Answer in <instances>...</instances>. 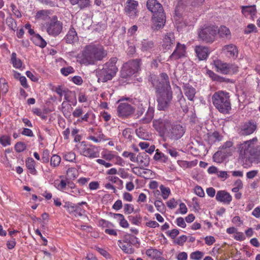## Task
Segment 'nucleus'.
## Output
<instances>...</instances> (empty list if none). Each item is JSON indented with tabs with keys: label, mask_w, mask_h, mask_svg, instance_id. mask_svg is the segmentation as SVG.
<instances>
[{
	"label": "nucleus",
	"mask_w": 260,
	"mask_h": 260,
	"mask_svg": "<svg viewBox=\"0 0 260 260\" xmlns=\"http://www.w3.org/2000/svg\"><path fill=\"white\" fill-rule=\"evenodd\" d=\"M149 80L157 92L158 109L165 110L169 107L172 98L171 92L168 90L170 87L168 76L166 73L160 74L159 77L152 75Z\"/></svg>",
	"instance_id": "nucleus-1"
},
{
	"label": "nucleus",
	"mask_w": 260,
	"mask_h": 260,
	"mask_svg": "<svg viewBox=\"0 0 260 260\" xmlns=\"http://www.w3.org/2000/svg\"><path fill=\"white\" fill-rule=\"evenodd\" d=\"M254 141L257 139L245 141L239 145V159L244 168L250 167L255 160L260 159V146L254 144Z\"/></svg>",
	"instance_id": "nucleus-2"
},
{
	"label": "nucleus",
	"mask_w": 260,
	"mask_h": 260,
	"mask_svg": "<svg viewBox=\"0 0 260 260\" xmlns=\"http://www.w3.org/2000/svg\"><path fill=\"white\" fill-rule=\"evenodd\" d=\"M107 55V52L100 45L90 44L87 45L78 56V61L85 66L94 64L101 60Z\"/></svg>",
	"instance_id": "nucleus-3"
},
{
	"label": "nucleus",
	"mask_w": 260,
	"mask_h": 260,
	"mask_svg": "<svg viewBox=\"0 0 260 260\" xmlns=\"http://www.w3.org/2000/svg\"><path fill=\"white\" fill-rule=\"evenodd\" d=\"M213 105L221 113H229L231 109L229 93L223 91L215 92L212 96Z\"/></svg>",
	"instance_id": "nucleus-4"
},
{
	"label": "nucleus",
	"mask_w": 260,
	"mask_h": 260,
	"mask_svg": "<svg viewBox=\"0 0 260 260\" xmlns=\"http://www.w3.org/2000/svg\"><path fill=\"white\" fill-rule=\"evenodd\" d=\"M153 125L156 130H180L186 128L183 122L179 121L172 122L167 118L154 120Z\"/></svg>",
	"instance_id": "nucleus-5"
},
{
	"label": "nucleus",
	"mask_w": 260,
	"mask_h": 260,
	"mask_svg": "<svg viewBox=\"0 0 260 260\" xmlns=\"http://www.w3.org/2000/svg\"><path fill=\"white\" fill-rule=\"evenodd\" d=\"M80 155L93 158L98 157L100 149L99 147L91 144H87L85 141H82L75 146Z\"/></svg>",
	"instance_id": "nucleus-6"
},
{
	"label": "nucleus",
	"mask_w": 260,
	"mask_h": 260,
	"mask_svg": "<svg viewBox=\"0 0 260 260\" xmlns=\"http://www.w3.org/2000/svg\"><path fill=\"white\" fill-rule=\"evenodd\" d=\"M217 34V27L214 25L206 26L199 30L198 37L203 42L211 44L215 41Z\"/></svg>",
	"instance_id": "nucleus-7"
},
{
	"label": "nucleus",
	"mask_w": 260,
	"mask_h": 260,
	"mask_svg": "<svg viewBox=\"0 0 260 260\" xmlns=\"http://www.w3.org/2000/svg\"><path fill=\"white\" fill-rule=\"evenodd\" d=\"M213 64L216 71L223 74H235L238 71V67L236 65L227 63L219 59L215 60Z\"/></svg>",
	"instance_id": "nucleus-8"
},
{
	"label": "nucleus",
	"mask_w": 260,
	"mask_h": 260,
	"mask_svg": "<svg viewBox=\"0 0 260 260\" xmlns=\"http://www.w3.org/2000/svg\"><path fill=\"white\" fill-rule=\"evenodd\" d=\"M62 29V23L53 16L47 24V31L49 35L55 37L58 36Z\"/></svg>",
	"instance_id": "nucleus-9"
},
{
	"label": "nucleus",
	"mask_w": 260,
	"mask_h": 260,
	"mask_svg": "<svg viewBox=\"0 0 260 260\" xmlns=\"http://www.w3.org/2000/svg\"><path fill=\"white\" fill-rule=\"evenodd\" d=\"M138 2L137 1L127 0L124 9L125 14L131 18H135L138 15Z\"/></svg>",
	"instance_id": "nucleus-10"
},
{
	"label": "nucleus",
	"mask_w": 260,
	"mask_h": 260,
	"mask_svg": "<svg viewBox=\"0 0 260 260\" xmlns=\"http://www.w3.org/2000/svg\"><path fill=\"white\" fill-rule=\"evenodd\" d=\"M134 111L135 109L127 103L119 104L117 109L118 115L122 118L129 117L134 112Z\"/></svg>",
	"instance_id": "nucleus-11"
},
{
	"label": "nucleus",
	"mask_w": 260,
	"mask_h": 260,
	"mask_svg": "<svg viewBox=\"0 0 260 260\" xmlns=\"http://www.w3.org/2000/svg\"><path fill=\"white\" fill-rule=\"evenodd\" d=\"M184 133V131H159V135L164 141L177 140L183 136Z\"/></svg>",
	"instance_id": "nucleus-12"
},
{
	"label": "nucleus",
	"mask_w": 260,
	"mask_h": 260,
	"mask_svg": "<svg viewBox=\"0 0 260 260\" xmlns=\"http://www.w3.org/2000/svg\"><path fill=\"white\" fill-rule=\"evenodd\" d=\"M215 199L219 202L229 205L232 200V197L226 191L221 190L217 192Z\"/></svg>",
	"instance_id": "nucleus-13"
},
{
	"label": "nucleus",
	"mask_w": 260,
	"mask_h": 260,
	"mask_svg": "<svg viewBox=\"0 0 260 260\" xmlns=\"http://www.w3.org/2000/svg\"><path fill=\"white\" fill-rule=\"evenodd\" d=\"M152 20L153 24L156 26V29H158L163 27L166 23V16L164 11L153 14Z\"/></svg>",
	"instance_id": "nucleus-14"
},
{
	"label": "nucleus",
	"mask_w": 260,
	"mask_h": 260,
	"mask_svg": "<svg viewBox=\"0 0 260 260\" xmlns=\"http://www.w3.org/2000/svg\"><path fill=\"white\" fill-rule=\"evenodd\" d=\"M146 5L147 9L151 11L153 14L164 11L162 5L159 3L157 0H148Z\"/></svg>",
	"instance_id": "nucleus-15"
},
{
	"label": "nucleus",
	"mask_w": 260,
	"mask_h": 260,
	"mask_svg": "<svg viewBox=\"0 0 260 260\" xmlns=\"http://www.w3.org/2000/svg\"><path fill=\"white\" fill-rule=\"evenodd\" d=\"M175 39L174 34L168 32L164 37L162 46L166 50H168L175 44Z\"/></svg>",
	"instance_id": "nucleus-16"
},
{
	"label": "nucleus",
	"mask_w": 260,
	"mask_h": 260,
	"mask_svg": "<svg viewBox=\"0 0 260 260\" xmlns=\"http://www.w3.org/2000/svg\"><path fill=\"white\" fill-rule=\"evenodd\" d=\"M195 52L200 60L206 59L210 53L209 48L202 46H196L195 48Z\"/></svg>",
	"instance_id": "nucleus-17"
},
{
	"label": "nucleus",
	"mask_w": 260,
	"mask_h": 260,
	"mask_svg": "<svg viewBox=\"0 0 260 260\" xmlns=\"http://www.w3.org/2000/svg\"><path fill=\"white\" fill-rule=\"evenodd\" d=\"M114 76L109 72L108 70L103 68L98 72V82H106L108 80H111Z\"/></svg>",
	"instance_id": "nucleus-18"
},
{
	"label": "nucleus",
	"mask_w": 260,
	"mask_h": 260,
	"mask_svg": "<svg viewBox=\"0 0 260 260\" xmlns=\"http://www.w3.org/2000/svg\"><path fill=\"white\" fill-rule=\"evenodd\" d=\"M117 61V59L116 57L111 58L108 62L104 64L103 68L108 70L111 74L115 75L118 71V69L116 66Z\"/></svg>",
	"instance_id": "nucleus-19"
},
{
	"label": "nucleus",
	"mask_w": 260,
	"mask_h": 260,
	"mask_svg": "<svg viewBox=\"0 0 260 260\" xmlns=\"http://www.w3.org/2000/svg\"><path fill=\"white\" fill-rule=\"evenodd\" d=\"M185 53V46L184 45H181L178 43L177 44L176 48L173 53L170 56V57L177 59L181 57L184 56Z\"/></svg>",
	"instance_id": "nucleus-20"
},
{
	"label": "nucleus",
	"mask_w": 260,
	"mask_h": 260,
	"mask_svg": "<svg viewBox=\"0 0 260 260\" xmlns=\"http://www.w3.org/2000/svg\"><path fill=\"white\" fill-rule=\"evenodd\" d=\"M242 13L245 17L250 16L251 19H254L256 13V9L255 5L243 6Z\"/></svg>",
	"instance_id": "nucleus-21"
},
{
	"label": "nucleus",
	"mask_w": 260,
	"mask_h": 260,
	"mask_svg": "<svg viewBox=\"0 0 260 260\" xmlns=\"http://www.w3.org/2000/svg\"><path fill=\"white\" fill-rule=\"evenodd\" d=\"M184 94L189 101H193L196 91L194 88L189 84H186L183 87Z\"/></svg>",
	"instance_id": "nucleus-22"
},
{
	"label": "nucleus",
	"mask_w": 260,
	"mask_h": 260,
	"mask_svg": "<svg viewBox=\"0 0 260 260\" xmlns=\"http://www.w3.org/2000/svg\"><path fill=\"white\" fill-rule=\"evenodd\" d=\"M132 172L135 174L145 178L147 177L148 174L152 173L151 170L143 167H135L132 169Z\"/></svg>",
	"instance_id": "nucleus-23"
},
{
	"label": "nucleus",
	"mask_w": 260,
	"mask_h": 260,
	"mask_svg": "<svg viewBox=\"0 0 260 260\" xmlns=\"http://www.w3.org/2000/svg\"><path fill=\"white\" fill-rule=\"evenodd\" d=\"M68 43L72 44L78 40L77 34L74 28H71L69 30L65 38Z\"/></svg>",
	"instance_id": "nucleus-24"
},
{
	"label": "nucleus",
	"mask_w": 260,
	"mask_h": 260,
	"mask_svg": "<svg viewBox=\"0 0 260 260\" xmlns=\"http://www.w3.org/2000/svg\"><path fill=\"white\" fill-rule=\"evenodd\" d=\"M136 157V161L145 167L149 165V157L146 152L140 153Z\"/></svg>",
	"instance_id": "nucleus-25"
},
{
	"label": "nucleus",
	"mask_w": 260,
	"mask_h": 260,
	"mask_svg": "<svg viewBox=\"0 0 260 260\" xmlns=\"http://www.w3.org/2000/svg\"><path fill=\"white\" fill-rule=\"evenodd\" d=\"M182 4L193 8H199L203 5L205 0H181Z\"/></svg>",
	"instance_id": "nucleus-26"
},
{
	"label": "nucleus",
	"mask_w": 260,
	"mask_h": 260,
	"mask_svg": "<svg viewBox=\"0 0 260 260\" xmlns=\"http://www.w3.org/2000/svg\"><path fill=\"white\" fill-rule=\"evenodd\" d=\"M135 73L131 69L127 62L123 64L121 70V76L122 78H126L131 76Z\"/></svg>",
	"instance_id": "nucleus-27"
},
{
	"label": "nucleus",
	"mask_w": 260,
	"mask_h": 260,
	"mask_svg": "<svg viewBox=\"0 0 260 260\" xmlns=\"http://www.w3.org/2000/svg\"><path fill=\"white\" fill-rule=\"evenodd\" d=\"M118 243L119 246L124 253L132 254L134 252V250L133 246L130 245L129 244H127L123 240H118Z\"/></svg>",
	"instance_id": "nucleus-28"
},
{
	"label": "nucleus",
	"mask_w": 260,
	"mask_h": 260,
	"mask_svg": "<svg viewBox=\"0 0 260 260\" xmlns=\"http://www.w3.org/2000/svg\"><path fill=\"white\" fill-rule=\"evenodd\" d=\"M222 50L225 52L229 53L230 55L232 57L237 56L238 54L237 49L236 46L233 44L225 45L222 48Z\"/></svg>",
	"instance_id": "nucleus-29"
},
{
	"label": "nucleus",
	"mask_w": 260,
	"mask_h": 260,
	"mask_svg": "<svg viewBox=\"0 0 260 260\" xmlns=\"http://www.w3.org/2000/svg\"><path fill=\"white\" fill-rule=\"evenodd\" d=\"M154 47V43L152 41L143 40L140 44L141 50L142 51H150Z\"/></svg>",
	"instance_id": "nucleus-30"
},
{
	"label": "nucleus",
	"mask_w": 260,
	"mask_h": 260,
	"mask_svg": "<svg viewBox=\"0 0 260 260\" xmlns=\"http://www.w3.org/2000/svg\"><path fill=\"white\" fill-rule=\"evenodd\" d=\"M135 133L142 139L151 141L153 139V134L149 131H135Z\"/></svg>",
	"instance_id": "nucleus-31"
},
{
	"label": "nucleus",
	"mask_w": 260,
	"mask_h": 260,
	"mask_svg": "<svg viewBox=\"0 0 260 260\" xmlns=\"http://www.w3.org/2000/svg\"><path fill=\"white\" fill-rule=\"evenodd\" d=\"M217 32L219 37L221 38H230V30L225 26H221L218 29L217 28Z\"/></svg>",
	"instance_id": "nucleus-32"
},
{
	"label": "nucleus",
	"mask_w": 260,
	"mask_h": 260,
	"mask_svg": "<svg viewBox=\"0 0 260 260\" xmlns=\"http://www.w3.org/2000/svg\"><path fill=\"white\" fill-rule=\"evenodd\" d=\"M26 166L29 172L32 175H36L37 170L35 169L36 162L32 158H28L26 160Z\"/></svg>",
	"instance_id": "nucleus-33"
},
{
	"label": "nucleus",
	"mask_w": 260,
	"mask_h": 260,
	"mask_svg": "<svg viewBox=\"0 0 260 260\" xmlns=\"http://www.w3.org/2000/svg\"><path fill=\"white\" fill-rule=\"evenodd\" d=\"M129 67L135 73L138 72L140 68L141 60L140 59H136L128 61L127 62Z\"/></svg>",
	"instance_id": "nucleus-34"
},
{
	"label": "nucleus",
	"mask_w": 260,
	"mask_h": 260,
	"mask_svg": "<svg viewBox=\"0 0 260 260\" xmlns=\"http://www.w3.org/2000/svg\"><path fill=\"white\" fill-rule=\"evenodd\" d=\"M34 43L41 48H44L47 44L46 41L39 34H35L32 39Z\"/></svg>",
	"instance_id": "nucleus-35"
},
{
	"label": "nucleus",
	"mask_w": 260,
	"mask_h": 260,
	"mask_svg": "<svg viewBox=\"0 0 260 260\" xmlns=\"http://www.w3.org/2000/svg\"><path fill=\"white\" fill-rule=\"evenodd\" d=\"M62 111L63 115L66 116H70L73 110V108L70 104L67 102H63L62 104Z\"/></svg>",
	"instance_id": "nucleus-36"
},
{
	"label": "nucleus",
	"mask_w": 260,
	"mask_h": 260,
	"mask_svg": "<svg viewBox=\"0 0 260 260\" xmlns=\"http://www.w3.org/2000/svg\"><path fill=\"white\" fill-rule=\"evenodd\" d=\"M55 187L59 190L63 191L67 186V179L56 180L54 181Z\"/></svg>",
	"instance_id": "nucleus-37"
},
{
	"label": "nucleus",
	"mask_w": 260,
	"mask_h": 260,
	"mask_svg": "<svg viewBox=\"0 0 260 260\" xmlns=\"http://www.w3.org/2000/svg\"><path fill=\"white\" fill-rule=\"evenodd\" d=\"M154 116V109L152 107H148L147 111L145 115V117L142 119L143 123L149 122Z\"/></svg>",
	"instance_id": "nucleus-38"
},
{
	"label": "nucleus",
	"mask_w": 260,
	"mask_h": 260,
	"mask_svg": "<svg viewBox=\"0 0 260 260\" xmlns=\"http://www.w3.org/2000/svg\"><path fill=\"white\" fill-rule=\"evenodd\" d=\"M153 159L156 161H161L163 162H166L168 160V157L163 153L161 152L159 149H156L153 156Z\"/></svg>",
	"instance_id": "nucleus-39"
},
{
	"label": "nucleus",
	"mask_w": 260,
	"mask_h": 260,
	"mask_svg": "<svg viewBox=\"0 0 260 260\" xmlns=\"http://www.w3.org/2000/svg\"><path fill=\"white\" fill-rule=\"evenodd\" d=\"M123 241L132 246L137 243L138 239L134 235L127 234L124 236Z\"/></svg>",
	"instance_id": "nucleus-40"
},
{
	"label": "nucleus",
	"mask_w": 260,
	"mask_h": 260,
	"mask_svg": "<svg viewBox=\"0 0 260 260\" xmlns=\"http://www.w3.org/2000/svg\"><path fill=\"white\" fill-rule=\"evenodd\" d=\"M83 205L87 206V203L85 202H82L76 205L75 215H78L81 216L83 215L85 213V210L82 207Z\"/></svg>",
	"instance_id": "nucleus-41"
},
{
	"label": "nucleus",
	"mask_w": 260,
	"mask_h": 260,
	"mask_svg": "<svg viewBox=\"0 0 260 260\" xmlns=\"http://www.w3.org/2000/svg\"><path fill=\"white\" fill-rule=\"evenodd\" d=\"M159 189L161 193V196L164 200H166L168 198L171 190L169 187H165L163 185H161L159 186Z\"/></svg>",
	"instance_id": "nucleus-42"
},
{
	"label": "nucleus",
	"mask_w": 260,
	"mask_h": 260,
	"mask_svg": "<svg viewBox=\"0 0 260 260\" xmlns=\"http://www.w3.org/2000/svg\"><path fill=\"white\" fill-rule=\"evenodd\" d=\"M157 210L160 213H162L166 211L165 205L160 200H157L154 203Z\"/></svg>",
	"instance_id": "nucleus-43"
},
{
	"label": "nucleus",
	"mask_w": 260,
	"mask_h": 260,
	"mask_svg": "<svg viewBox=\"0 0 260 260\" xmlns=\"http://www.w3.org/2000/svg\"><path fill=\"white\" fill-rule=\"evenodd\" d=\"M208 136L209 140L213 142L221 140V136L217 131H214L212 134L208 133Z\"/></svg>",
	"instance_id": "nucleus-44"
},
{
	"label": "nucleus",
	"mask_w": 260,
	"mask_h": 260,
	"mask_svg": "<svg viewBox=\"0 0 260 260\" xmlns=\"http://www.w3.org/2000/svg\"><path fill=\"white\" fill-rule=\"evenodd\" d=\"M8 91V85L7 83L3 79H0V93L3 94H6Z\"/></svg>",
	"instance_id": "nucleus-45"
},
{
	"label": "nucleus",
	"mask_w": 260,
	"mask_h": 260,
	"mask_svg": "<svg viewBox=\"0 0 260 260\" xmlns=\"http://www.w3.org/2000/svg\"><path fill=\"white\" fill-rule=\"evenodd\" d=\"M61 160L60 157L58 155H53L50 159V165L54 167L58 166Z\"/></svg>",
	"instance_id": "nucleus-46"
},
{
	"label": "nucleus",
	"mask_w": 260,
	"mask_h": 260,
	"mask_svg": "<svg viewBox=\"0 0 260 260\" xmlns=\"http://www.w3.org/2000/svg\"><path fill=\"white\" fill-rule=\"evenodd\" d=\"M6 23L9 28L13 30H15L17 27L16 23L11 16H9L7 18Z\"/></svg>",
	"instance_id": "nucleus-47"
},
{
	"label": "nucleus",
	"mask_w": 260,
	"mask_h": 260,
	"mask_svg": "<svg viewBox=\"0 0 260 260\" xmlns=\"http://www.w3.org/2000/svg\"><path fill=\"white\" fill-rule=\"evenodd\" d=\"M76 205L71 202H67L64 204V207L70 213H75Z\"/></svg>",
	"instance_id": "nucleus-48"
},
{
	"label": "nucleus",
	"mask_w": 260,
	"mask_h": 260,
	"mask_svg": "<svg viewBox=\"0 0 260 260\" xmlns=\"http://www.w3.org/2000/svg\"><path fill=\"white\" fill-rule=\"evenodd\" d=\"M204 255V253L202 251H196L192 252L190 257V258L194 260H200Z\"/></svg>",
	"instance_id": "nucleus-49"
},
{
	"label": "nucleus",
	"mask_w": 260,
	"mask_h": 260,
	"mask_svg": "<svg viewBox=\"0 0 260 260\" xmlns=\"http://www.w3.org/2000/svg\"><path fill=\"white\" fill-rule=\"evenodd\" d=\"M0 143L4 147L10 145V138L6 135H3L0 137Z\"/></svg>",
	"instance_id": "nucleus-50"
},
{
	"label": "nucleus",
	"mask_w": 260,
	"mask_h": 260,
	"mask_svg": "<svg viewBox=\"0 0 260 260\" xmlns=\"http://www.w3.org/2000/svg\"><path fill=\"white\" fill-rule=\"evenodd\" d=\"M128 219L130 222L133 224L135 225H139V224L141 223V221L142 219V218L140 216H129Z\"/></svg>",
	"instance_id": "nucleus-51"
},
{
	"label": "nucleus",
	"mask_w": 260,
	"mask_h": 260,
	"mask_svg": "<svg viewBox=\"0 0 260 260\" xmlns=\"http://www.w3.org/2000/svg\"><path fill=\"white\" fill-rule=\"evenodd\" d=\"M244 126L245 127L243 130H255L256 128V123L253 121H250L246 123Z\"/></svg>",
	"instance_id": "nucleus-52"
},
{
	"label": "nucleus",
	"mask_w": 260,
	"mask_h": 260,
	"mask_svg": "<svg viewBox=\"0 0 260 260\" xmlns=\"http://www.w3.org/2000/svg\"><path fill=\"white\" fill-rule=\"evenodd\" d=\"M26 149V145L23 142H18L15 146V149L17 152H21Z\"/></svg>",
	"instance_id": "nucleus-53"
},
{
	"label": "nucleus",
	"mask_w": 260,
	"mask_h": 260,
	"mask_svg": "<svg viewBox=\"0 0 260 260\" xmlns=\"http://www.w3.org/2000/svg\"><path fill=\"white\" fill-rule=\"evenodd\" d=\"M187 237L185 235H182L175 239L174 242L180 246H182L187 240Z\"/></svg>",
	"instance_id": "nucleus-54"
},
{
	"label": "nucleus",
	"mask_w": 260,
	"mask_h": 260,
	"mask_svg": "<svg viewBox=\"0 0 260 260\" xmlns=\"http://www.w3.org/2000/svg\"><path fill=\"white\" fill-rule=\"evenodd\" d=\"M123 210L125 214H129L134 211V206L131 204H126L124 205Z\"/></svg>",
	"instance_id": "nucleus-55"
},
{
	"label": "nucleus",
	"mask_w": 260,
	"mask_h": 260,
	"mask_svg": "<svg viewBox=\"0 0 260 260\" xmlns=\"http://www.w3.org/2000/svg\"><path fill=\"white\" fill-rule=\"evenodd\" d=\"M256 31V27L253 24H248L244 30L245 34H249Z\"/></svg>",
	"instance_id": "nucleus-56"
},
{
	"label": "nucleus",
	"mask_w": 260,
	"mask_h": 260,
	"mask_svg": "<svg viewBox=\"0 0 260 260\" xmlns=\"http://www.w3.org/2000/svg\"><path fill=\"white\" fill-rule=\"evenodd\" d=\"M122 156L124 157H129L130 160L133 162L136 161V157L135 154L132 152L124 151L122 153Z\"/></svg>",
	"instance_id": "nucleus-57"
},
{
	"label": "nucleus",
	"mask_w": 260,
	"mask_h": 260,
	"mask_svg": "<svg viewBox=\"0 0 260 260\" xmlns=\"http://www.w3.org/2000/svg\"><path fill=\"white\" fill-rule=\"evenodd\" d=\"M60 72L63 75L68 76L70 74L74 73V70L72 67H68L67 68H62Z\"/></svg>",
	"instance_id": "nucleus-58"
},
{
	"label": "nucleus",
	"mask_w": 260,
	"mask_h": 260,
	"mask_svg": "<svg viewBox=\"0 0 260 260\" xmlns=\"http://www.w3.org/2000/svg\"><path fill=\"white\" fill-rule=\"evenodd\" d=\"M208 74L209 75V76L215 81H218L220 82H221L223 81V78L220 77L219 76L217 75L216 74H215L213 72L211 71H208Z\"/></svg>",
	"instance_id": "nucleus-59"
},
{
	"label": "nucleus",
	"mask_w": 260,
	"mask_h": 260,
	"mask_svg": "<svg viewBox=\"0 0 260 260\" xmlns=\"http://www.w3.org/2000/svg\"><path fill=\"white\" fill-rule=\"evenodd\" d=\"M194 190L195 193L199 197H204L205 196L204 191L201 186L199 185L195 186Z\"/></svg>",
	"instance_id": "nucleus-60"
},
{
	"label": "nucleus",
	"mask_w": 260,
	"mask_h": 260,
	"mask_svg": "<svg viewBox=\"0 0 260 260\" xmlns=\"http://www.w3.org/2000/svg\"><path fill=\"white\" fill-rule=\"evenodd\" d=\"M166 234L172 239H174L179 235V231L178 230L174 229L170 231L167 232Z\"/></svg>",
	"instance_id": "nucleus-61"
},
{
	"label": "nucleus",
	"mask_w": 260,
	"mask_h": 260,
	"mask_svg": "<svg viewBox=\"0 0 260 260\" xmlns=\"http://www.w3.org/2000/svg\"><path fill=\"white\" fill-rule=\"evenodd\" d=\"M42 160L43 162L46 163L49 161V151L45 149L43 151L42 157Z\"/></svg>",
	"instance_id": "nucleus-62"
},
{
	"label": "nucleus",
	"mask_w": 260,
	"mask_h": 260,
	"mask_svg": "<svg viewBox=\"0 0 260 260\" xmlns=\"http://www.w3.org/2000/svg\"><path fill=\"white\" fill-rule=\"evenodd\" d=\"M76 155L74 152H70L64 155V158L66 160L69 161H73L75 159Z\"/></svg>",
	"instance_id": "nucleus-63"
},
{
	"label": "nucleus",
	"mask_w": 260,
	"mask_h": 260,
	"mask_svg": "<svg viewBox=\"0 0 260 260\" xmlns=\"http://www.w3.org/2000/svg\"><path fill=\"white\" fill-rule=\"evenodd\" d=\"M120 225L124 228H127L129 226L127 221L124 218V216L118 220Z\"/></svg>",
	"instance_id": "nucleus-64"
}]
</instances>
